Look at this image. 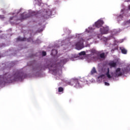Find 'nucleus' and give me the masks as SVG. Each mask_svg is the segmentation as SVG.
I'll list each match as a JSON object with an SVG mask.
<instances>
[{
    "mask_svg": "<svg viewBox=\"0 0 130 130\" xmlns=\"http://www.w3.org/2000/svg\"><path fill=\"white\" fill-rule=\"evenodd\" d=\"M1 84L4 83H12L16 81H19L23 79V73L16 71L14 72L13 74L7 73L3 75L0 76Z\"/></svg>",
    "mask_w": 130,
    "mask_h": 130,
    "instance_id": "nucleus-1",
    "label": "nucleus"
},
{
    "mask_svg": "<svg viewBox=\"0 0 130 130\" xmlns=\"http://www.w3.org/2000/svg\"><path fill=\"white\" fill-rule=\"evenodd\" d=\"M36 13L34 11H29L28 13L25 14V13H23L21 14V20H25V19H27V18H30V17H32V16H36Z\"/></svg>",
    "mask_w": 130,
    "mask_h": 130,
    "instance_id": "nucleus-2",
    "label": "nucleus"
},
{
    "mask_svg": "<svg viewBox=\"0 0 130 130\" xmlns=\"http://www.w3.org/2000/svg\"><path fill=\"white\" fill-rule=\"evenodd\" d=\"M70 85L71 86H74L76 88H80V87H82L81 82H80L78 79H73L71 80Z\"/></svg>",
    "mask_w": 130,
    "mask_h": 130,
    "instance_id": "nucleus-3",
    "label": "nucleus"
},
{
    "mask_svg": "<svg viewBox=\"0 0 130 130\" xmlns=\"http://www.w3.org/2000/svg\"><path fill=\"white\" fill-rule=\"evenodd\" d=\"M84 39H81L80 41L77 42L76 44V49L78 50H81L82 48H84Z\"/></svg>",
    "mask_w": 130,
    "mask_h": 130,
    "instance_id": "nucleus-4",
    "label": "nucleus"
},
{
    "mask_svg": "<svg viewBox=\"0 0 130 130\" xmlns=\"http://www.w3.org/2000/svg\"><path fill=\"white\" fill-rule=\"evenodd\" d=\"M94 53H96V51L92 50L91 53L87 55L88 59H89L90 61L93 60V59H96L97 57L95 56H93L94 55Z\"/></svg>",
    "mask_w": 130,
    "mask_h": 130,
    "instance_id": "nucleus-5",
    "label": "nucleus"
},
{
    "mask_svg": "<svg viewBox=\"0 0 130 130\" xmlns=\"http://www.w3.org/2000/svg\"><path fill=\"white\" fill-rule=\"evenodd\" d=\"M109 31V27L108 26L103 27L100 28V32L102 34H107Z\"/></svg>",
    "mask_w": 130,
    "mask_h": 130,
    "instance_id": "nucleus-6",
    "label": "nucleus"
},
{
    "mask_svg": "<svg viewBox=\"0 0 130 130\" xmlns=\"http://www.w3.org/2000/svg\"><path fill=\"white\" fill-rule=\"evenodd\" d=\"M103 24H104L103 20H99L95 23V27H96V28H100V27H101Z\"/></svg>",
    "mask_w": 130,
    "mask_h": 130,
    "instance_id": "nucleus-7",
    "label": "nucleus"
},
{
    "mask_svg": "<svg viewBox=\"0 0 130 130\" xmlns=\"http://www.w3.org/2000/svg\"><path fill=\"white\" fill-rule=\"evenodd\" d=\"M121 70L120 68H117L116 70V77H120V76H122V73L120 72Z\"/></svg>",
    "mask_w": 130,
    "mask_h": 130,
    "instance_id": "nucleus-8",
    "label": "nucleus"
},
{
    "mask_svg": "<svg viewBox=\"0 0 130 130\" xmlns=\"http://www.w3.org/2000/svg\"><path fill=\"white\" fill-rule=\"evenodd\" d=\"M122 71L123 74H127L128 72H130V65L127 66L126 68L122 69Z\"/></svg>",
    "mask_w": 130,
    "mask_h": 130,
    "instance_id": "nucleus-9",
    "label": "nucleus"
},
{
    "mask_svg": "<svg viewBox=\"0 0 130 130\" xmlns=\"http://www.w3.org/2000/svg\"><path fill=\"white\" fill-rule=\"evenodd\" d=\"M109 66L110 68H116V62L112 61L109 63Z\"/></svg>",
    "mask_w": 130,
    "mask_h": 130,
    "instance_id": "nucleus-10",
    "label": "nucleus"
},
{
    "mask_svg": "<svg viewBox=\"0 0 130 130\" xmlns=\"http://www.w3.org/2000/svg\"><path fill=\"white\" fill-rule=\"evenodd\" d=\"M50 14L48 12H45L44 14L43 15V17L44 19H48V17L50 16Z\"/></svg>",
    "mask_w": 130,
    "mask_h": 130,
    "instance_id": "nucleus-11",
    "label": "nucleus"
},
{
    "mask_svg": "<svg viewBox=\"0 0 130 130\" xmlns=\"http://www.w3.org/2000/svg\"><path fill=\"white\" fill-rule=\"evenodd\" d=\"M120 49L121 51V53H123V54H126L127 53V50L125 49L124 48H120Z\"/></svg>",
    "mask_w": 130,
    "mask_h": 130,
    "instance_id": "nucleus-12",
    "label": "nucleus"
},
{
    "mask_svg": "<svg viewBox=\"0 0 130 130\" xmlns=\"http://www.w3.org/2000/svg\"><path fill=\"white\" fill-rule=\"evenodd\" d=\"M109 72H110L109 68H108L107 72L106 73V76H107V78H108V79H111V75H110V74H109Z\"/></svg>",
    "mask_w": 130,
    "mask_h": 130,
    "instance_id": "nucleus-13",
    "label": "nucleus"
},
{
    "mask_svg": "<svg viewBox=\"0 0 130 130\" xmlns=\"http://www.w3.org/2000/svg\"><path fill=\"white\" fill-rule=\"evenodd\" d=\"M96 73H97V71H96V69L95 68V67H93L91 71V74L94 75V74H96Z\"/></svg>",
    "mask_w": 130,
    "mask_h": 130,
    "instance_id": "nucleus-14",
    "label": "nucleus"
},
{
    "mask_svg": "<svg viewBox=\"0 0 130 130\" xmlns=\"http://www.w3.org/2000/svg\"><path fill=\"white\" fill-rule=\"evenodd\" d=\"M51 54H53V55H56V54H57V50L55 49H53L52 50Z\"/></svg>",
    "mask_w": 130,
    "mask_h": 130,
    "instance_id": "nucleus-15",
    "label": "nucleus"
},
{
    "mask_svg": "<svg viewBox=\"0 0 130 130\" xmlns=\"http://www.w3.org/2000/svg\"><path fill=\"white\" fill-rule=\"evenodd\" d=\"M17 41H26V38H22L21 37H18L17 38Z\"/></svg>",
    "mask_w": 130,
    "mask_h": 130,
    "instance_id": "nucleus-16",
    "label": "nucleus"
},
{
    "mask_svg": "<svg viewBox=\"0 0 130 130\" xmlns=\"http://www.w3.org/2000/svg\"><path fill=\"white\" fill-rule=\"evenodd\" d=\"M101 58H105V53H102L100 54Z\"/></svg>",
    "mask_w": 130,
    "mask_h": 130,
    "instance_id": "nucleus-17",
    "label": "nucleus"
},
{
    "mask_svg": "<svg viewBox=\"0 0 130 130\" xmlns=\"http://www.w3.org/2000/svg\"><path fill=\"white\" fill-rule=\"evenodd\" d=\"M79 55H86V52L85 51H82L80 53H79Z\"/></svg>",
    "mask_w": 130,
    "mask_h": 130,
    "instance_id": "nucleus-18",
    "label": "nucleus"
},
{
    "mask_svg": "<svg viewBox=\"0 0 130 130\" xmlns=\"http://www.w3.org/2000/svg\"><path fill=\"white\" fill-rule=\"evenodd\" d=\"M58 92H63V88L60 87L58 88Z\"/></svg>",
    "mask_w": 130,
    "mask_h": 130,
    "instance_id": "nucleus-19",
    "label": "nucleus"
},
{
    "mask_svg": "<svg viewBox=\"0 0 130 130\" xmlns=\"http://www.w3.org/2000/svg\"><path fill=\"white\" fill-rule=\"evenodd\" d=\"M42 55H43V56H45V55H46V52L43 51L42 52Z\"/></svg>",
    "mask_w": 130,
    "mask_h": 130,
    "instance_id": "nucleus-20",
    "label": "nucleus"
},
{
    "mask_svg": "<svg viewBox=\"0 0 130 130\" xmlns=\"http://www.w3.org/2000/svg\"><path fill=\"white\" fill-rule=\"evenodd\" d=\"M105 86H109L110 84H109V83L105 82Z\"/></svg>",
    "mask_w": 130,
    "mask_h": 130,
    "instance_id": "nucleus-21",
    "label": "nucleus"
},
{
    "mask_svg": "<svg viewBox=\"0 0 130 130\" xmlns=\"http://www.w3.org/2000/svg\"><path fill=\"white\" fill-rule=\"evenodd\" d=\"M90 39H91V38H86V39L85 40V41H89V40H90Z\"/></svg>",
    "mask_w": 130,
    "mask_h": 130,
    "instance_id": "nucleus-22",
    "label": "nucleus"
},
{
    "mask_svg": "<svg viewBox=\"0 0 130 130\" xmlns=\"http://www.w3.org/2000/svg\"><path fill=\"white\" fill-rule=\"evenodd\" d=\"M0 18L1 19H4L5 18V16H4V15H0Z\"/></svg>",
    "mask_w": 130,
    "mask_h": 130,
    "instance_id": "nucleus-23",
    "label": "nucleus"
},
{
    "mask_svg": "<svg viewBox=\"0 0 130 130\" xmlns=\"http://www.w3.org/2000/svg\"><path fill=\"white\" fill-rule=\"evenodd\" d=\"M38 2L40 4H41L42 1V0H38Z\"/></svg>",
    "mask_w": 130,
    "mask_h": 130,
    "instance_id": "nucleus-24",
    "label": "nucleus"
},
{
    "mask_svg": "<svg viewBox=\"0 0 130 130\" xmlns=\"http://www.w3.org/2000/svg\"><path fill=\"white\" fill-rule=\"evenodd\" d=\"M104 76H105L104 74H102V75H100L101 78H103V77H104Z\"/></svg>",
    "mask_w": 130,
    "mask_h": 130,
    "instance_id": "nucleus-25",
    "label": "nucleus"
},
{
    "mask_svg": "<svg viewBox=\"0 0 130 130\" xmlns=\"http://www.w3.org/2000/svg\"><path fill=\"white\" fill-rule=\"evenodd\" d=\"M14 18V17H11L10 18V21H12V20H13V18Z\"/></svg>",
    "mask_w": 130,
    "mask_h": 130,
    "instance_id": "nucleus-26",
    "label": "nucleus"
},
{
    "mask_svg": "<svg viewBox=\"0 0 130 130\" xmlns=\"http://www.w3.org/2000/svg\"><path fill=\"white\" fill-rule=\"evenodd\" d=\"M125 2H127V3H128L129 2H130V0H126Z\"/></svg>",
    "mask_w": 130,
    "mask_h": 130,
    "instance_id": "nucleus-27",
    "label": "nucleus"
},
{
    "mask_svg": "<svg viewBox=\"0 0 130 130\" xmlns=\"http://www.w3.org/2000/svg\"><path fill=\"white\" fill-rule=\"evenodd\" d=\"M82 80H83V79H81V81H82Z\"/></svg>",
    "mask_w": 130,
    "mask_h": 130,
    "instance_id": "nucleus-28",
    "label": "nucleus"
}]
</instances>
